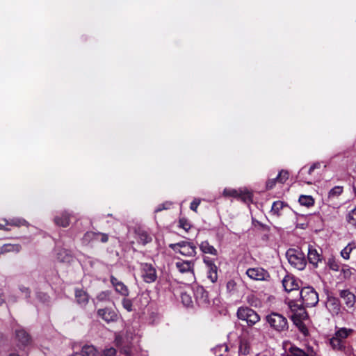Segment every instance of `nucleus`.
<instances>
[{
    "label": "nucleus",
    "instance_id": "nucleus-1",
    "mask_svg": "<svg viewBox=\"0 0 356 356\" xmlns=\"http://www.w3.org/2000/svg\"><path fill=\"white\" fill-rule=\"evenodd\" d=\"M353 330L346 327L336 329L334 335L330 339L331 347L335 350H343L346 339L353 334Z\"/></svg>",
    "mask_w": 356,
    "mask_h": 356
},
{
    "label": "nucleus",
    "instance_id": "nucleus-2",
    "mask_svg": "<svg viewBox=\"0 0 356 356\" xmlns=\"http://www.w3.org/2000/svg\"><path fill=\"white\" fill-rule=\"evenodd\" d=\"M266 321L273 330L282 332L288 330L287 319L280 314L273 312L266 316Z\"/></svg>",
    "mask_w": 356,
    "mask_h": 356
},
{
    "label": "nucleus",
    "instance_id": "nucleus-3",
    "mask_svg": "<svg viewBox=\"0 0 356 356\" xmlns=\"http://www.w3.org/2000/svg\"><path fill=\"white\" fill-rule=\"evenodd\" d=\"M289 263L298 270H303L307 264L304 253L298 249H289L286 252Z\"/></svg>",
    "mask_w": 356,
    "mask_h": 356
},
{
    "label": "nucleus",
    "instance_id": "nucleus-4",
    "mask_svg": "<svg viewBox=\"0 0 356 356\" xmlns=\"http://www.w3.org/2000/svg\"><path fill=\"white\" fill-rule=\"evenodd\" d=\"M237 317L247 322L248 326H252L260 321L259 315L249 307H241L238 309Z\"/></svg>",
    "mask_w": 356,
    "mask_h": 356
},
{
    "label": "nucleus",
    "instance_id": "nucleus-5",
    "mask_svg": "<svg viewBox=\"0 0 356 356\" xmlns=\"http://www.w3.org/2000/svg\"><path fill=\"white\" fill-rule=\"evenodd\" d=\"M194 266L195 264L193 261L181 259L175 263V267L177 270L180 273L187 275V281L188 283L195 282Z\"/></svg>",
    "mask_w": 356,
    "mask_h": 356
},
{
    "label": "nucleus",
    "instance_id": "nucleus-6",
    "mask_svg": "<svg viewBox=\"0 0 356 356\" xmlns=\"http://www.w3.org/2000/svg\"><path fill=\"white\" fill-rule=\"evenodd\" d=\"M302 303L306 307H314L318 302V295L313 287L307 286L300 292Z\"/></svg>",
    "mask_w": 356,
    "mask_h": 356
},
{
    "label": "nucleus",
    "instance_id": "nucleus-7",
    "mask_svg": "<svg viewBox=\"0 0 356 356\" xmlns=\"http://www.w3.org/2000/svg\"><path fill=\"white\" fill-rule=\"evenodd\" d=\"M169 247L175 252H179L185 257H194L196 254L195 246L187 241L171 243Z\"/></svg>",
    "mask_w": 356,
    "mask_h": 356
},
{
    "label": "nucleus",
    "instance_id": "nucleus-8",
    "mask_svg": "<svg viewBox=\"0 0 356 356\" xmlns=\"http://www.w3.org/2000/svg\"><path fill=\"white\" fill-rule=\"evenodd\" d=\"M289 309L291 312V317L296 324L300 323L302 320L307 318V314L303 307L298 304L293 300L287 302Z\"/></svg>",
    "mask_w": 356,
    "mask_h": 356
},
{
    "label": "nucleus",
    "instance_id": "nucleus-9",
    "mask_svg": "<svg viewBox=\"0 0 356 356\" xmlns=\"http://www.w3.org/2000/svg\"><path fill=\"white\" fill-rule=\"evenodd\" d=\"M321 165L319 163L312 164L310 167H303L299 171L298 178L299 179L307 184H312L314 181L313 172L315 169L320 168Z\"/></svg>",
    "mask_w": 356,
    "mask_h": 356
},
{
    "label": "nucleus",
    "instance_id": "nucleus-10",
    "mask_svg": "<svg viewBox=\"0 0 356 356\" xmlns=\"http://www.w3.org/2000/svg\"><path fill=\"white\" fill-rule=\"evenodd\" d=\"M245 273L252 280L267 281L270 278L268 272L261 267L250 268L247 269Z\"/></svg>",
    "mask_w": 356,
    "mask_h": 356
},
{
    "label": "nucleus",
    "instance_id": "nucleus-11",
    "mask_svg": "<svg viewBox=\"0 0 356 356\" xmlns=\"http://www.w3.org/2000/svg\"><path fill=\"white\" fill-rule=\"evenodd\" d=\"M142 276L147 283L154 282L157 277L155 268L149 264L145 263L141 264Z\"/></svg>",
    "mask_w": 356,
    "mask_h": 356
},
{
    "label": "nucleus",
    "instance_id": "nucleus-12",
    "mask_svg": "<svg viewBox=\"0 0 356 356\" xmlns=\"http://www.w3.org/2000/svg\"><path fill=\"white\" fill-rule=\"evenodd\" d=\"M97 314L107 323L113 322L118 319L117 313L111 309L105 308L98 309Z\"/></svg>",
    "mask_w": 356,
    "mask_h": 356
},
{
    "label": "nucleus",
    "instance_id": "nucleus-13",
    "mask_svg": "<svg viewBox=\"0 0 356 356\" xmlns=\"http://www.w3.org/2000/svg\"><path fill=\"white\" fill-rule=\"evenodd\" d=\"M111 282L113 287L115 288V290L117 293H120V295L127 297L129 295V289L127 287V286L124 285V283L119 281L117 278H115L114 276H111Z\"/></svg>",
    "mask_w": 356,
    "mask_h": 356
},
{
    "label": "nucleus",
    "instance_id": "nucleus-14",
    "mask_svg": "<svg viewBox=\"0 0 356 356\" xmlns=\"http://www.w3.org/2000/svg\"><path fill=\"white\" fill-rule=\"evenodd\" d=\"M282 285L286 291H292L298 289V284L296 279L290 275H286L282 280Z\"/></svg>",
    "mask_w": 356,
    "mask_h": 356
},
{
    "label": "nucleus",
    "instance_id": "nucleus-15",
    "mask_svg": "<svg viewBox=\"0 0 356 356\" xmlns=\"http://www.w3.org/2000/svg\"><path fill=\"white\" fill-rule=\"evenodd\" d=\"M194 296L200 305L206 304L208 302V294L202 286H197L194 289Z\"/></svg>",
    "mask_w": 356,
    "mask_h": 356
},
{
    "label": "nucleus",
    "instance_id": "nucleus-16",
    "mask_svg": "<svg viewBox=\"0 0 356 356\" xmlns=\"http://www.w3.org/2000/svg\"><path fill=\"white\" fill-rule=\"evenodd\" d=\"M340 297L349 308L353 307L355 302V295L348 290H343L340 292Z\"/></svg>",
    "mask_w": 356,
    "mask_h": 356
},
{
    "label": "nucleus",
    "instance_id": "nucleus-17",
    "mask_svg": "<svg viewBox=\"0 0 356 356\" xmlns=\"http://www.w3.org/2000/svg\"><path fill=\"white\" fill-rule=\"evenodd\" d=\"M70 216L67 212H63L54 218L55 223L60 227H66L70 225Z\"/></svg>",
    "mask_w": 356,
    "mask_h": 356
},
{
    "label": "nucleus",
    "instance_id": "nucleus-18",
    "mask_svg": "<svg viewBox=\"0 0 356 356\" xmlns=\"http://www.w3.org/2000/svg\"><path fill=\"white\" fill-rule=\"evenodd\" d=\"M308 260L315 267H316L318 262L321 261V255L318 251L312 246H309L308 249Z\"/></svg>",
    "mask_w": 356,
    "mask_h": 356
},
{
    "label": "nucleus",
    "instance_id": "nucleus-19",
    "mask_svg": "<svg viewBox=\"0 0 356 356\" xmlns=\"http://www.w3.org/2000/svg\"><path fill=\"white\" fill-rule=\"evenodd\" d=\"M97 350L93 346H84L80 352H76L71 356H95Z\"/></svg>",
    "mask_w": 356,
    "mask_h": 356
},
{
    "label": "nucleus",
    "instance_id": "nucleus-20",
    "mask_svg": "<svg viewBox=\"0 0 356 356\" xmlns=\"http://www.w3.org/2000/svg\"><path fill=\"white\" fill-rule=\"evenodd\" d=\"M75 298L78 304L81 307H84L88 302L89 297L87 293L81 289L75 291Z\"/></svg>",
    "mask_w": 356,
    "mask_h": 356
},
{
    "label": "nucleus",
    "instance_id": "nucleus-21",
    "mask_svg": "<svg viewBox=\"0 0 356 356\" xmlns=\"http://www.w3.org/2000/svg\"><path fill=\"white\" fill-rule=\"evenodd\" d=\"M16 338L19 343H21L22 346H26L30 341V337L29 334L23 329H17L15 330Z\"/></svg>",
    "mask_w": 356,
    "mask_h": 356
},
{
    "label": "nucleus",
    "instance_id": "nucleus-22",
    "mask_svg": "<svg viewBox=\"0 0 356 356\" xmlns=\"http://www.w3.org/2000/svg\"><path fill=\"white\" fill-rule=\"evenodd\" d=\"M56 258L60 262H70L72 257L68 250L58 249L56 250Z\"/></svg>",
    "mask_w": 356,
    "mask_h": 356
},
{
    "label": "nucleus",
    "instance_id": "nucleus-23",
    "mask_svg": "<svg viewBox=\"0 0 356 356\" xmlns=\"http://www.w3.org/2000/svg\"><path fill=\"white\" fill-rule=\"evenodd\" d=\"M311 350H313L312 348H308L307 352L300 349L296 346H291L289 348V353L287 356H309L311 354Z\"/></svg>",
    "mask_w": 356,
    "mask_h": 356
},
{
    "label": "nucleus",
    "instance_id": "nucleus-24",
    "mask_svg": "<svg viewBox=\"0 0 356 356\" xmlns=\"http://www.w3.org/2000/svg\"><path fill=\"white\" fill-rule=\"evenodd\" d=\"M4 222H5V224L0 223V229L8 230L9 229L6 227V226H7V225H14V226L19 227L22 225H25L26 224V220L24 219H21V218H14V219H12L10 222L5 220Z\"/></svg>",
    "mask_w": 356,
    "mask_h": 356
},
{
    "label": "nucleus",
    "instance_id": "nucleus-25",
    "mask_svg": "<svg viewBox=\"0 0 356 356\" xmlns=\"http://www.w3.org/2000/svg\"><path fill=\"white\" fill-rule=\"evenodd\" d=\"M1 254L7 252H19L21 250V246L19 244H4L0 246Z\"/></svg>",
    "mask_w": 356,
    "mask_h": 356
},
{
    "label": "nucleus",
    "instance_id": "nucleus-26",
    "mask_svg": "<svg viewBox=\"0 0 356 356\" xmlns=\"http://www.w3.org/2000/svg\"><path fill=\"white\" fill-rule=\"evenodd\" d=\"M298 202L302 206H305L308 208L314 206L315 202L312 196L307 195H301L299 197Z\"/></svg>",
    "mask_w": 356,
    "mask_h": 356
},
{
    "label": "nucleus",
    "instance_id": "nucleus-27",
    "mask_svg": "<svg viewBox=\"0 0 356 356\" xmlns=\"http://www.w3.org/2000/svg\"><path fill=\"white\" fill-rule=\"evenodd\" d=\"M200 248L204 253L217 255L218 252L216 248L211 245L207 241L202 242L200 245Z\"/></svg>",
    "mask_w": 356,
    "mask_h": 356
},
{
    "label": "nucleus",
    "instance_id": "nucleus-28",
    "mask_svg": "<svg viewBox=\"0 0 356 356\" xmlns=\"http://www.w3.org/2000/svg\"><path fill=\"white\" fill-rule=\"evenodd\" d=\"M238 352L240 354L247 355L250 352V346L248 340L242 339L240 341Z\"/></svg>",
    "mask_w": 356,
    "mask_h": 356
},
{
    "label": "nucleus",
    "instance_id": "nucleus-29",
    "mask_svg": "<svg viewBox=\"0 0 356 356\" xmlns=\"http://www.w3.org/2000/svg\"><path fill=\"white\" fill-rule=\"evenodd\" d=\"M217 270L218 268L216 265H211V268H207V277L211 280L212 283H214L217 281Z\"/></svg>",
    "mask_w": 356,
    "mask_h": 356
},
{
    "label": "nucleus",
    "instance_id": "nucleus-30",
    "mask_svg": "<svg viewBox=\"0 0 356 356\" xmlns=\"http://www.w3.org/2000/svg\"><path fill=\"white\" fill-rule=\"evenodd\" d=\"M227 346L225 344H221L213 348V352L216 356H227Z\"/></svg>",
    "mask_w": 356,
    "mask_h": 356
},
{
    "label": "nucleus",
    "instance_id": "nucleus-31",
    "mask_svg": "<svg viewBox=\"0 0 356 356\" xmlns=\"http://www.w3.org/2000/svg\"><path fill=\"white\" fill-rule=\"evenodd\" d=\"M355 248V245L354 243L348 244L341 252V257L345 259H348L350 258V254L353 251V249Z\"/></svg>",
    "mask_w": 356,
    "mask_h": 356
},
{
    "label": "nucleus",
    "instance_id": "nucleus-32",
    "mask_svg": "<svg viewBox=\"0 0 356 356\" xmlns=\"http://www.w3.org/2000/svg\"><path fill=\"white\" fill-rule=\"evenodd\" d=\"M241 194L238 198L244 202L248 203L252 201V193L245 189H240Z\"/></svg>",
    "mask_w": 356,
    "mask_h": 356
},
{
    "label": "nucleus",
    "instance_id": "nucleus-33",
    "mask_svg": "<svg viewBox=\"0 0 356 356\" xmlns=\"http://www.w3.org/2000/svg\"><path fill=\"white\" fill-rule=\"evenodd\" d=\"M97 232H86L83 238L84 243H90L91 241H97Z\"/></svg>",
    "mask_w": 356,
    "mask_h": 356
},
{
    "label": "nucleus",
    "instance_id": "nucleus-34",
    "mask_svg": "<svg viewBox=\"0 0 356 356\" xmlns=\"http://www.w3.org/2000/svg\"><path fill=\"white\" fill-rule=\"evenodd\" d=\"M240 194V189L225 188L223 191V195L226 197H234L238 198Z\"/></svg>",
    "mask_w": 356,
    "mask_h": 356
},
{
    "label": "nucleus",
    "instance_id": "nucleus-35",
    "mask_svg": "<svg viewBox=\"0 0 356 356\" xmlns=\"http://www.w3.org/2000/svg\"><path fill=\"white\" fill-rule=\"evenodd\" d=\"M284 204L281 201L273 202L271 208V212L275 215H279L280 211L283 209Z\"/></svg>",
    "mask_w": 356,
    "mask_h": 356
},
{
    "label": "nucleus",
    "instance_id": "nucleus-36",
    "mask_svg": "<svg viewBox=\"0 0 356 356\" xmlns=\"http://www.w3.org/2000/svg\"><path fill=\"white\" fill-rule=\"evenodd\" d=\"M347 220L350 225L356 227V207L348 213Z\"/></svg>",
    "mask_w": 356,
    "mask_h": 356
},
{
    "label": "nucleus",
    "instance_id": "nucleus-37",
    "mask_svg": "<svg viewBox=\"0 0 356 356\" xmlns=\"http://www.w3.org/2000/svg\"><path fill=\"white\" fill-rule=\"evenodd\" d=\"M343 192V187L337 186L332 188L328 193L329 197H334L340 195Z\"/></svg>",
    "mask_w": 356,
    "mask_h": 356
},
{
    "label": "nucleus",
    "instance_id": "nucleus-38",
    "mask_svg": "<svg viewBox=\"0 0 356 356\" xmlns=\"http://www.w3.org/2000/svg\"><path fill=\"white\" fill-rule=\"evenodd\" d=\"M327 266L329 268L334 270V271H338L339 269V265L337 260L334 257H330L327 260Z\"/></svg>",
    "mask_w": 356,
    "mask_h": 356
},
{
    "label": "nucleus",
    "instance_id": "nucleus-39",
    "mask_svg": "<svg viewBox=\"0 0 356 356\" xmlns=\"http://www.w3.org/2000/svg\"><path fill=\"white\" fill-rule=\"evenodd\" d=\"M123 308L127 312H130L133 311V302L131 300L124 298L122 300Z\"/></svg>",
    "mask_w": 356,
    "mask_h": 356
},
{
    "label": "nucleus",
    "instance_id": "nucleus-40",
    "mask_svg": "<svg viewBox=\"0 0 356 356\" xmlns=\"http://www.w3.org/2000/svg\"><path fill=\"white\" fill-rule=\"evenodd\" d=\"M289 178V173L287 171L282 170L277 175L276 179L281 183L285 182Z\"/></svg>",
    "mask_w": 356,
    "mask_h": 356
},
{
    "label": "nucleus",
    "instance_id": "nucleus-41",
    "mask_svg": "<svg viewBox=\"0 0 356 356\" xmlns=\"http://www.w3.org/2000/svg\"><path fill=\"white\" fill-rule=\"evenodd\" d=\"M181 300L184 305L188 307L192 303L191 297L186 293L181 294Z\"/></svg>",
    "mask_w": 356,
    "mask_h": 356
},
{
    "label": "nucleus",
    "instance_id": "nucleus-42",
    "mask_svg": "<svg viewBox=\"0 0 356 356\" xmlns=\"http://www.w3.org/2000/svg\"><path fill=\"white\" fill-rule=\"evenodd\" d=\"M201 202V200L199 198H195L193 202L191 203L190 209L195 212H197V209L198 206L200 205Z\"/></svg>",
    "mask_w": 356,
    "mask_h": 356
},
{
    "label": "nucleus",
    "instance_id": "nucleus-43",
    "mask_svg": "<svg viewBox=\"0 0 356 356\" xmlns=\"http://www.w3.org/2000/svg\"><path fill=\"white\" fill-rule=\"evenodd\" d=\"M115 354H116V350L115 348H113L112 347L106 348L103 353L104 356H115Z\"/></svg>",
    "mask_w": 356,
    "mask_h": 356
},
{
    "label": "nucleus",
    "instance_id": "nucleus-44",
    "mask_svg": "<svg viewBox=\"0 0 356 356\" xmlns=\"http://www.w3.org/2000/svg\"><path fill=\"white\" fill-rule=\"evenodd\" d=\"M97 241L106 243L108 240V236L106 234L97 232Z\"/></svg>",
    "mask_w": 356,
    "mask_h": 356
},
{
    "label": "nucleus",
    "instance_id": "nucleus-45",
    "mask_svg": "<svg viewBox=\"0 0 356 356\" xmlns=\"http://www.w3.org/2000/svg\"><path fill=\"white\" fill-rule=\"evenodd\" d=\"M179 225L185 231H188L191 228L190 224L185 219H180L179 220Z\"/></svg>",
    "mask_w": 356,
    "mask_h": 356
},
{
    "label": "nucleus",
    "instance_id": "nucleus-46",
    "mask_svg": "<svg viewBox=\"0 0 356 356\" xmlns=\"http://www.w3.org/2000/svg\"><path fill=\"white\" fill-rule=\"evenodd\" d=\"M236 282L234 280H229L227 283V289L229 292L234 291L236 289Z\"/></svg>",
    "mask_w": 356,
    "mask_h": 356
},
{
    "label": "nucleus",
    "instance_id": "nucleus-47",
    "mask_svg": "<svg viewBox=\"0 0 356 356\" xmlns=\"http://www.w3.org/2000/svg\"><path fill=\"white\" fill-rule=\"evenodd\" d=\"M332 305L333 307H334V308H333L334 309V312L338 313V312L339 311L340 308H339V305L337 303V300H330L328 302V305Z\"/></svg>",
    "mask_w": 356,
    "mask_h": 356
},
{
    "label": "nucleus",
    "instance_id": "nucleus-48",
    "mask_svg": "<svg viewBox=\"0 0 356 356\" xmlns=\"http://www.w3.org/2000/svg\"><path fill=\"white\" fill-rule=\"evenodd\" d=\"M276 180H277L276 178L268 180L266 183V188L271 189L275 186Z\"/></svg>",
    "mask_w": 356,
    "mask_h": 356
},
{
    "label": "nucleus",
    "instance_id": "nucleus-49",
    "mask_svg": "<svg viewBox=\"0 0 356 356\" xmlns=\"http://www.w3.org/2000/svg\"><path fill=\"white\" fill-rule=\"evenodd\" d=\"M109 294L108 292H102L99 293L97 296V298L100 300H103L104 299H106L108 297Z\"/></svg>",
    "mask_w": 356,
    "mask_h": 356
},
{
    "label": "nucleus",
    "instance_id": "nucleus-50",
    "mask_svg": "<svg viewBox=\"0 0 356 356\" xmlns=\"http://www.w3.org/2000/svg\"><path fill=\"white\" fill-rule=\"evenodd\" d=\"M204 262L205 263V264L207 265V268H211V265H216L213 261L211 259H210L209 258H204Z\"/></svg>",
    "mask_w": 356,
    "mask_h": 356
},
{
    "label": "nucleus",
    "instance_id": "nucleus-51",
    "mask_svg": "<svg viewBox=\"0 0 356 356\" xmlns=\"http://www.w3.org/2000/svg\"><path fill=\"white\" fill-rule=\"evenodd\" d=\"M115 342L118 346H120L122 343V338L120 334L115 335Z\"/></svg>",
    "mask_w": 356,
    "mask_h": 356
},
{
    "label": "nucleus",
    "instance_id": "nucleus-52",
    "mask_svg": "<svg viewBox=\"0 0 356 356\" xmlns=\"http://www.w3.org/2000/svg\"><path fill=\"white\" fill-rule=\"evenodd\" d=\"M122 352L125 354L126 355H131V350L129 348H123L122 349Z\"/></svg>",
    "mask_w": 356,
    "mask_h": 356
},
{
    "label": "nucleus",
    "instance_id": "nucleus-53",
    "mask_svg": "<svg viewBox=\"0 0 356 356\" xmlns=\"http://www.w3.org/2000/svg\"><path fill=\"white\" fill-rule=\"evenodd\" d=\"M248 334L257 333L259 335L260 334V331L255 328H251L248 332Z\"/></svg>",
    "mask_w": 356,
    "mask_h": 356
},
{
    "label": "nucleus",
    "instance_id": "nucleus-54",
    "mask_svg": "<svg viewBox=\"0 0 356 356\" xmlns=\"http://www.w3.org/2000/svg\"><path fill=\"white\" fill-rule=\"evenodd\" d=\"M163 209H168V207H163V204H161V205H159V206H158L156 207V209H155V211L156 212H159V211H162Z\"/></svg>",
    "mask_w": 356,
    "mask_h": 356
},
{
    "label": "nucleus",
    "instance_id": "nucleus-55",
    "mask_svg": "<svg viewBox=\"0 0 356 356\" xmlns=\"http://www.w3.org/2000/svg\"><path fill=\"white\" fill-rule=\"evenodd\" d=\"M297 227L302 228V229H305L306 227V223H304V222L297 223Z\"/></svg>",
    "mask_w": 356,
    "mask_h": 356
},
{
    "label": "nucleus",
    "instance_id": "nucleus-56",
    "mask_svg": "<svg viewBox=\"0 0 356 356\" xmlns=\"http://www.w3.org/2000/svg\"><path fill=\"white\" fill-rule=\"evenodd\" d=\"M171 206V203L167 202H165L163 204V207H168V209L170 208V207Z\"/></svg>",
    "mask_w": 356,
    "mask_h": 356
},
{
    "label": "nucleus",
    "instance_id": "nucleus-57",
    "mask_svg": "<svg viewBox=\"0 0 356 356\" xmlns=\"http://www.w3.org/2000/svg\"><path fill=\"white\" fill-rule=\"evenodd\" d=\"M21 290H22V291H23L26 293H27V292H28V289H26V288L21 289Z\"/></svg>",
    "mask_w": 356,
    "mask_h": 356
},
{
    "label": "nucleus",
    "instance_id": "nucleus-58",
    "mask_svg": "<svg viewBox=\"0 0 356 356\" xmlns=\"http://www.w3.org/2000/svg\"><path fill=\"white\" fill-rule=\"evenodd\" d=\"M3 302V299L2 298V296L0 295V305L2 304Z\"/></svg>",
    "mask_w": 356,
    "mask_h": 356
},
{
    "label": "nucleus",
    "instance_id": "nucleus-59",
    "mask_svg": "<svg viewBox=\"0 0 356 356\" xmlns=\"http://www.w3.org/2000/svg\"><path fill=\"white\" fill-rule=\"evenodd\" d=\"M354 163H355V168H354V169H353V170H354V171L356 172V159H355Z\"/></svg>",
    "mask_w": 356,
    "mask_h": 356
},
{
    "label": "nucleus",
    "instance_id": "nucleus-60",
    "mask_svg": "<svg viewBox=\"0 0 356 356\" xmlns=\"http://www.w3.org/2000/svg\"><path fill=\"white\" fill-rule=\"evenodd\" d=\"M315 355V353L313 350H311V354L309 356H314Z\"/></svg>",
    "mask_w": 356,
    "mask_h": 356
},
{
    "label": "nucleus",
    "instance_id": "nucleus-61",
    "mask_svg": "<svg viewBox=\"0 0 356 356\" xmlns=\"http://www.w3.org/2000/svg\"><path fill=\"white\" fill-rule=\"evenodd\" d=\"M10 356H19V355L16 353H11V354H10Z\"/></svg>",
    "mask_w": 356,
    "mask_h": 356
}]
</instances>
